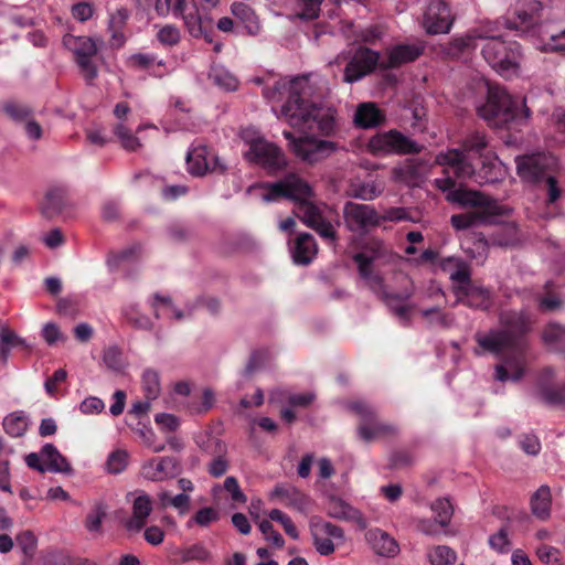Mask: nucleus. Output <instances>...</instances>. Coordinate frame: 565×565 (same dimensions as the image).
Instances as JSON below:
<instances>
[{
	"label": "nucleus",
	"mask_w": 565,
	"mask_h": 565,
	"mask_svg": "<svg viewBox=\"0 0 565 565\" xmlns=\"http://www.w3.org/2000/svg\"><path fill=\"white\" fill-rule=\"evenodd\" d=\"M435 162L444 167V177L437 178L434 184L443 192H447L446 199L460 206L478 207L477 211H489V213H502V207L495 200L479 191L456 188L457 181H463L472 177L480 184L492 183L499 180L502 171V163L495 156H483L482 167L475 173V168L458 150H447L436 156Z\"/></svg>",
	"instance_id": "f257e3e1"
},
{
	"label": "nucleus",
	"mask_w": 565,
	"mask_h": 565,
	"mask_svg": "<svg viewBox=\"0 0 565 565\" xmlns=\"http://www.w3.org/2000/svg\"><path fill=\"white\" fill-rule=\"evenodd\" d=\"M531 329L530 317L520 311H504L500 315V328L488 332H478L476 341L482 351L497 356L502 361L495 365V380L500 382H518L525 370L526 341L523 335Z\"/></svg>",
	"instance_id": "f03ea898"
},
{
	"label": "nucleus",
	"mask_w": 565,
	"mask_h": 565,
	"mask_svg": "<svg viewBox=\"0 0 565 565\" xmlns=\"http://www.w3.org/2000/svg\"><path fill=\"white\" fill-rule=\"evenodd\" d=\"M309 87L308 77H297L291 81L280 79L273 86H267L263 95L268 100H280L287 95V102L281 106L278 118L284 117L295 128L318 129L323 135L334 131V111L330 108L307 104L305 96Z\"/></svg>",
	"instance_id": "7ed1b4c3"
},
{
	"label": "nucleus",
	"mask_w": 565,
	"mask_h": 565,
	"mask_svg": "<svg viewBox=\"0 0 565 565\" xmlns=\"http://www.w3.org/2000/svg\"><path fill=\"white\" fill-rule=\"evenodd\" d=\"M390 255V249L380 238H370L365 242L363 250L353 255V260L358 266L359 275L366 286L384 301L388 310L403 326H409L413 311L416 305L411 301L415 288L412 279L407 275H402L405 287L401 292H390L384 282V278L374 269L373 264L383 257Z\"/></svg>",
	"instance_id": "20e7f679"
},
{
	"label": "nucleus",
	"mask_w": 565,
	"mask_h": 565,
	"mask_svg": "<svg viewBox=\"0 0 565 565\" xmlns=\"http://www.w3.org/2000/svg\"><path fill=\"white\" fill-rule=\"evenodd\" d=\"M249 190L259 191V196L264 202H273L281 198L296 201L295 214L297 217L321 237L335 239L337 232L329 221L331 209L326 204H315L308 201L311 196V188L298 175L289 174L278 182L262 183Z\"/></svg>",
	"instance_id": "39448f33"
},
{
	"label": "nucleus",
	"mask_w": 565,
	"mask_h": 565,
	"mask_svg": "<svg viewBox=\"0 0 565 565\" xmlns=\"http://www.w3.org/2000/svg\"><path fill=\"white\" fill-rule=\"evenodd\" d=\"M478 114L490 126L500 129H520L531 116L525 98L511 96L503 88L489 92L487 102L478 107Z\"/></svg>",
	"instance_id": "423d86ee"
},
{
	"label": "nucleus",
	"mask_w": 565,
	"mask_h": 565,
	"mask_svg": "<svg viewBox=\"0 0 565 565\" xmlns=\"http://www.w3.org/2000/svg\"><path fill=\"white\" fill-rule=\"evenodd\" d=\"M542 4L536 0H519L514 8V15L519 22L505 21V28L520 30L533 39L536 49L543 52H565V30L554 33L543 24H539Z\"/></svg>",
	"instance_id": "0eeeda50"
},
{
	"label": "nucleus",
	"mask_w": 565,
	"mask_h": 565,
	"mask_svg": "<svg viewBox=\"0 0 565 565\" xmlns=\"http://www.w3.org/2000/svg\"><path fill=\"white\" fill-rule=\"evenodd\" d=\"M500 24V21L486 24L487 36L482 39L484 43L481 53L494 71L505 78H511L519 74L523 54L518 42L505 41L498 35Z\"/></svg>",
	"instance_id": "6e6552de"
},
{
	"label": "nucleus",
	"mask_w": 565,
	"mask_h": 565,
	"mask_svg": "<svg viewBox=\"0 0 565 565\" xmlns=\"http://www.w3.org/2000/svg\"><path fill=\"white\" fill-rule=\"evenodd\" d=\"M242 139L248 145L245 158L264 168L268 173H276L287 166L282 150L275 143L267 141L254 129L242 131Z\"/></svg>",
	"instance_id": "1a4fd4ad"
},
{
	"label": "nucleus",
	"mask_w": 565,
	"mask_h": 565,
	"mask_svg": "<svg viewBox=\"0 0 565 565\" xmlns=\"http://www.w3.org/2000/svg\"><path fill=\"white\" fill-rule=\"evenodd\" d=\"M344 61H347V65L344 67L343 82L348 84L361 81L371 74L377 65L381 66L380 53L367 47H359L353 54L342 52L330 65H340Z\"/></svg>",
	"instance_id": "9d476101"
},
{
	"label": "nucleus",
	"mask_w": 565,
	"mask_h": 565,
	"mask_svg": "<svg viewBox=\"0 0 565 565\" xmlns=\"http://www.w3.org/2000/svg\"><path fill=\"white\" fill-rule=\"evenodd\" d=\"M423 146L398 130L377 132L367 142L369 151L379 157L390 154H414L423 150Z\"/></svg>",
	"instance_id": "9b49d317"
},
{
	"label": "nucleus",
	"mask_w": 565,
	"mask_h": 565,
	"mask_svg": "<svg viewBox=\"0 0 565 565\" xmlns=\"http://www.w3.org/2000/svg\"><path fill=\"white\" fill-rule=\"evenodd\" d=\"M64 47L70 51L81 73L90 82L97 77L98 71L95 57L98 52L96 40L89 36L65 34L62 39Z\"/></svg>",
	"instance_id": "f8f14e48"
},
{
	"label": "nucleus",
	"mask_w": 565,
	"mask_h": 565,
	"mask_svg": "<svg viewBox=\"0 0 565 565\" xmlns=\"http://www.w3.org/2000/svg\"><path fill=\"white\" fill-rule=\"evenodd\" d=\"M350 408L361 417L356 433L360 439L371 443L380 438L394 437L398 428L390 423L381 422L376 418L374 411L366 403L359 401L351 404Z\"/></svg>",
	"instance_id": "ddd939ff"
},
{
	"label": "nucleus",
	"mask_w": 565,
	"mask_h": 565,
	"mask_svg": "<svg viewBox=\"0 0 565 565\" xmlns=\"http://www.w3.org/2000/svg\"><path fill=\"white\" fill-rule=\"evenodd\" d=\"M282 135L289 141L291 151L309 164L320 162L338 150V145L330 140L315 137L295 138L290 131H284Z\"/></svg>",
	"instance_id": "4468645a"
},
{
	"label": "nucleus",
	"mask_w": 565,
	"mask_h": 565,
	"mask_svg": "<svg viewBox=\"0 0 565 565\" xmlns=\"http://www.w3.org/2000/svg\"><path fill=\"white\" fill-rule=\"evenodd\" d=\"M381 221V215L372 205L348 201L343 206L344 226L351 233L364 236L377 227Z\"/></svg>",
	"instance_id": "2eb2a0df"
},
{
	"label": "nucleus",
	"mask_w": 565,
	"mask_h": 565,
	"mask_svg": "<svg viewBox=\"0 0 565 565\" xmlns=\"http://www.w3.org/2000/svg\"><path fill=\"white\" fill-rule=\"evenodd\" d=\"M422 25L428 34H441L450 31L452 20L450 9L444 0H426Z\"/></svg>",
	"instance_id": "dca6fc26"
},
{
	"label": "nucleus",
	"mask_w": 565,
	"mask_h": 565,
	"mask_svg": "<svg viewBox=\"0 0 565 565\" xmlns=\"http://www.w3.org/2000/svg\"><path fill=\"white\" fill-rule=\"evenodd\" d=\"M188 170L193 175H204L207 172L223 173L226 166L206 146H196L186 154Z\"/></svg>",
	"instance_id": "f3484780"
},
{
	"label": "nucleus",
	"mask_w": 565,
	"mask_h": 565,
	"mask_svg": "<svg viewBox=\"0 0 565 565\" xmlns=\"http://www.w3.org/2000/svg\"><path fill=\"white\" fill-rule=\"evenodd\" d=\"M556 163L554 157L546 153L529 154L516 158L518 174L527 182H536Z\"/></svg>",
	"instance_id": "a211bd4d"
},
{
	"label": "nucleus",
	"mask_w": 565,
	"mask_h": 565,
	"mask_svg": "<svg viewBox=\"0 0 565 565\" xmlns=\"http://www.w3.org/2000/svg\"><path fill=\"white\" fill-rule=\"evenodd\" d=\"M310 529L315 546L321 555H329L334 552L332 539H343V531L341 527L321 519H312Z\"/></svg>",
	"instance_id": "6ab92c4d"
},
{
	"label": "nucleus",
	"mask_w": 565,
	"mask_h": 565,
	"mask_svg": "<svg viewBox=\"0 0 565 565\" xmlns=\"http://www.w3.org/2000/svg\"><path fill=\"white\" fill-rule=\"evenodd\" d=\"M175 18H181L185 28L193 38H203L207 42H212V19L209 15L201 14L194 2L188 3L182 12Z\"/></svg>",
	"instance_id": "aec40b11"
},
{
	"label": "nucleus",
	"mask_w": 565,
	"mask_h": 565,
	"mask_svg": "<svg viewBox=\"0 0 565 565\" xmlns=\"http://www.w3.org/2000/svg\"><path fill=\"white\" fill-rule=\"evenodd\" d=\"M425 51L423 41H414L411 43H399L387 49L386 60L381 61L383 68H396L404 64L412 63L417 60Z\"/></svg>",
	"instance_id": "412c9836"
},
{
	"label": "nucleus",
	"mask_w": 565,
	"mask_h": 565,
	"mask_svg": "<svg viewBox=\"0 0 565 565\" xmlns=\"http://www.w3.org/2000/svg\"><path fill=\"white\" fill-rule=\"evenodd\" d=\"M439 267L449 274L450 280L455 284L454 290L457 297H461V292L472 287L471 270L467 262L459 257H446L439 260Z\"/></svg>",
	"instance_id": "4be33fe9"
},
{
	"label": "nucleus",
	"mask_w": 565,
	"mask_h": 565,
	"mask_svg": "<svg viewBox=\"0 0 565 565\" xmlns=\"http://www.w3.org/2000/svg\"><path fill=\"white\" fill-rule=\"evenodd\" d=\"M269 498L299 512H306L310 504L309 497L289 483L277 484L271 490Z\"/></svg>",
	"instance_id": "5701e85b"
},
{
	"label": "nucleus",
	"mask_w": 565,
	"mask_h": 565,
	"mask_svg": "<svg viewBox=\"0 0 565 565\" xmlns=\"http://www.w3.org/2000/svg\"><path fill=\"white\" fill-rule=\"evenodd\" d=\"M177 472V460L172 457H158L145 461L141 475L150 481H163L173 478Z\"/></svg>",
	"instance_id": "b1692460"
},
{
	"label": "nucleus",
	"mask_w": 565,
	"mask_h": 565,
	"mask_svg": "<svg viewBox=\"0 0 565 565\" xmlns=\"http://www.w3.org/2000/svg\"><path fill=\"white\" fill-rule=\"evenodd\" d=\"M365 541L379 556L394 557L399 552L397 542L387 532L377 527L370 529L365 533Z\"/></svg>",
	"instance_id": "393cba45"
},
{
	"label": "nucleus",
	"mask_w": 565,
	"mask_h": 565,
	"mask_svg": "<svg viewBox=\"0 0 565 565\" xmlns=\"http://www.w3.org/2000/svg\"><path fill=\"white\" fill-rule=\"evenodd\" d=\"M327 512L331 518L355 522L361 529L366 527L362 513L338 497H331L327 503Z\"/></svg>",
	"instance_id": "a878e982"
},
{
	"label": "nucleus",
	"mask_w": 565,
	"mask_h": 565,
	"mask_svg": "<svg viewBox=\"0 0 565 565\" xmlns=\"http://www.w3.org/2000/svg\"><path fill=\"white\" fill-rule=\"evenodd\" d=\"M152 511L151 498L141 492L138 494L132 503V516L127 521V529L129 531H139L143 527L148 516Z\"/></svg>",
	"instance_id": "bb28decb"
},
{
	"label": "nucleus",
	"mask_w": 565,
	"mask_h": 565,
	"mask_svg": "<svg viewBox=\"0 0 565 565\" xmlns=\"http://www.w3.org/2000/svg\"><path fill=\"white\" fill-rule=\"evenodd\" d=\"M501 213H489V211H471L451 216V225L458 230H467L473 226L491 224L493 218Z\"/></svg>",
	"instance_id": "cd10ccee"
},
{
	"label": "nucleus",
	"mask_w": 565,
	"mask_h": 565,
	"mask_svg": "<svg viewBox=\"0 0 565 565\" xmlns=\"http://www.w3.org/2000/svg\"><path fill=\"white\" fill-rule=\"evenodd\" d=\"M317 254V244L312 235L308 233L300 234L291 247V256L296 264L308 265Z\"/></svg>",
	"instance_id": "c85d7f7f"
},
{
	"label": "nucleus",
	"mask_w": 565,
	"mask_h": 565,
	"mask_svg": "<svg viewBox=\"0 0 565 565\" xmlns=\"http://www.w3.org/2000/svg\"><path fill=\"white\" fill-rule=\"evenodd\" d=\"M42 459L46 467V471L65 475H71L73 472L68 460L53 444H45L42 447Z\"/></svg>",
	"instance_id": "c756f323"
},
{
	"label": "nucleus",
	"mask_w": 565,
	"mask_h": 565,
	"mask_svg": "<svg viewBox=\"0 0 565 565\" xmlns=\"http://www.w3.org/2000/svg\"><path fill=\"white\" fill-rule=\"evenodd\" d=\"M425 168L426 166L423 161L407 159L393 169V179L408 184L416 183L424 175Z\"/></svg>",
	"instance_id": "7c9ffc66"
},
{
	"label": "nucleus",
	"mask_w": 565,
	"mask_h": 565,
	"mask_svg": "<svg viewBox=\"0 0 565 565\" xmlns=\"http://www.w3.org/2000/svg\"><path fill=\"white\" fill-rule=\"evenodd\" d=\"M354 124L361 128H372L385 120L384 114L373 103L359 105L354 114Z\"/></svg>",
	"instance_id": "2f4dec72"
},
{
	"label": "nucleus",
	"mask_w": 565,
	"mask_h": 565,
	"mask_svg": "<svg viewBox=\"0 0 565 565\" xmlns=\"http://www.w3.org/2000/svg\"><path fill=\"white\" fill-rule=\"evenodd\" d=\"M384 188V183L377 180L370 182L352 181L348 189V195L363 201H372L383 193Z\"/></svg>",
	"instance_id": "473e14b6"
},
{
	"label": "nucleus",
	"mask_w": 565,
	"mask_h": 565,
	"mask_svg": "<svg viewBox=\"0 0 565 565\" xmlns=\"http://www.w3.org/2000/svg\"><path fill=\"white\" fill-rule=\"evenodd\" d=\"M231 12L244 24L248 34L256 35L260 32L259 19L248 4L244 2H233Z\"/></svg>",
	"instance_id": "72a5a7b5"
},
{
	"label": "nucleus",
	"mask_w": 565,
	"mask_h": 565,
	"mask_svg": "<svg viewBox=\"0 0 565 565\" xmlns=\"http://www.w3.org/2000/svg\"><path fill=\"white\" fill-rule=\"evenodd\" d=\"M150 306L153 309L156 318L167 317L170 319L182 320L186 317V313L178 309L168 296H161L159 294L153 295Z\"/></svg>",
	"instance_id": "f704fd0d"
},
{
	"label": "nucleus",
	"mask_w": 565,
	"mask_h": 565,
	"mask_svg": "<svg viewBox=\"0 0 565 565\" xmlns=\"http://www.w3.org/2000/svg\"><path fill=\"white\" fill-rule=\"evenodd\" d=\"M13 348L29 349L26 340L18 335L7 326L0 327V358L6 363L9 359L10 351Z\"/></svg>",
	"instance_id": "c9c22d12"
},
{
	"label": "nucleus",
	"mask_w": 565,
	"mask_h": 565,
	"mask_svg": "<svg viewBox=\"0 0 565 565\" xmlns=\"http://www.w3.org/2000/svg\"><path fill=\"white\" fill-rule=\"evenodd\" d=\"M552 495L547 486H541L531 498L532 513L540 520H546L551 514Z\"/></svg>",
	"instance_id": "e433bc0d"
},
{
	"label": "nucleus",
	"mask_w": 565,
	"mask_h": 565,
	"mask_svg": "<svg viewBox=\"0 0 565 565\" xmlns=\"http://www.w3.org/2000/svg\"><path fill=\"white\" fill-rule=\"evenodd\" d=\"M458 300L475 309L487 310L491 306L489 290L476 286H472L461 292V297H458Z\"/></svg>",
	"instance_id": "4c0bfd02"
},
{
	"label": "nucleus",
	"mask_w": 565,
	"mask_h": 565,
	"mask_svg": "<svg viewBox=\"0 0 565 565\" xmlns=\"http://www.w3.org/2000/svg\"><path fill=\"white\" fill-rule=\"evenodd\" d=\"M542 341L552 351L565 352V327L555 322L546 324Z\"/></svg>",
	"instance_id": "58836bf2"
},
{
	"label": "nucleus",
	"mask_w": 565,
	"mask_h": 565,
	"mask_svg": "<svg viewBox=\"0 0 565 565\" xmlns=\"http://www.w3.org/2000/svg\"><path fill=\"white\" fill-rule=\"evenodd\" d=\"M322 0H287L295 17L302 20H312L318 18Z\"/></svg>",
	"instance_id": "ea45409f"
},
{
	"label": "nucleus",
	"mask_w": 565,
	"mask_h": 565,
	"mask_svg": "<svg viewBox=\"0 0 565 565\" xmlns=\"http://www.w3.org/2000/svg\"><path fill=\"white\" fill-rule=\"evenodd\" d=\"M209 78L220 88L233 92L238 87L237 77L222 65H213L209 72Z\"/></svg>",
	"instance_id": "a19ab883"
},
{
	"label": "nucleus",
	"mask_w": 565,
	"mask_h": 565,
	"mask_svg": "<svg viewBox=\"0 0 565 565\" xmlns=\"http://www.w3.org/2000/svg\"><path fill=\"white\" fill-rule=\"evenodd\" d=\"M28 416L23 412H14L3 419V428L12 437H21L28 429Z\"/></svg>",
	"instance_id": "79ce46f5"
},
{
	"label": "nucleus",
	"mask_w": 565,
	"mask_h": 565,
	"mask_svg": "<svg viewBox=\"0 0 565 565\" xmlns=\"http://www.w3.org/2000/svg\"><path fill=\"white\" fill-rule=\"evenodd\" d=\"M102 359L106 367L115 373L124 372L128 365L122 351L116 345L106 348L103 351Z\"/></svg>",
	"instance_id": "37998d69"
},
{
	"label": "nucleus",
	"mask_w": 565,
	"mask_h": 565,
	"mask_svg": "<svg viewBox=\"0 0 565 565\" xmlns=\"http://www.w3.org/2000/svg\"><path fill=\"white\" fill-rule=\"evenodd\" d=\"M65 192L62 189L55 188L47 191L45 199L42 203V213L46 217H52L53 215L61 212L64 205Z\"/></svg>",
	"instance_id": "c03bdc74"
},
{
	"label": "nucleus",
	"mask_w": 565,
	"mask_h": 565,
	"mask_svg": "<svg viewBox=\"0 0 565 565\" xmlns=\"http://www.w3.org/2000/svg\"><path fill=\"white\" fill-rule=\"evenodd\" d=\"M484 30L486 25L476 28L466 35L454 39L451 42V50H455L456 52H466L475 49L477 46L476 41L482 40L487 36V32H484Z\"/></svg>",
	"instance_id": "a18cd8bd"
},
{
	"label": "nucleus",
	"mask_w": 565,
	"mask_h": 565,
	"mask_svg": "<svg viewBox=\"0 0 565 565\" xmlns=\"http://www.w3.org/2000/svg\"><path fill=\"white\" fill-rule=\"evenodd\" d=\"M536 396L539 399L544 403L556 405L563 404L565 405V385L563 386H553L542 384L537 387Z\"/></svg>",
	"instance_id": "49530a36"
},
{
	"label": "nucleus",
	"mask_w": 565,
	"mask_h": 565,
	"mask_svg": "<svg viewBox=\"0 0 565 565\" xmlns=\"http://www.w3.org/2000/svg\"><path fill=\"white\" fill-rule=\"evenodd\" d=\"M430 509L439 525L447 527L450 524L454 508L449 499L438 498L431 503Z\"/></svg>",
	"instance_id": "de8ad7c7"
},
{
	"label": "nucleus",
	"mask_w": 565,
	"mask_h": 565,
	"mask_svg": "<svg viewBox=\"0 0 565 565\" xmlns=\"http://www.w3.org/2000/svg\"><path fill=\"white\" fill-rule=\"evenodd\" d=\"M428 559L431 565H454L457 553L447 545H437L429 551Z\"/></svg>",
	"instance_id": "09e8293b"
},
{
	"label": "nucleus",
	"mask_w": 565,
	"mask_h": 565,
	"mask_svg": "<svg viewBox=\"0 0 565 565\" xmlns=\"http://www.w3.org/2000/svg\"><path fill=\"white\" fill-rule=\"evenodd\" d=\"M107 509L103 502H96L88 512L85 520V527L90 533H98L102 530L103 520L106 518Z\"/></svg>",
	"instance_id": "8fccbe9b"
},
{
	"label": "nucleus",
	"mask_w": 565,
	"mask_h": 565,
	"mask_svg": "<svg viewBox=\"0 0 565 565\" xmlns=\"http://www.w3.org/2000/svg\"><path fill=\"white\" fill-rule=\"evenodd\" d=\"M114 135L117 137L122 148H125L128 151H135L140 147L138 138L124 124V121H119L115 125Z\"/></svg>",
	"instance_id": "3c124183"
},
{
	"label": "nucleus",
	"mask_w": 565,
	"mask_h": 565,
	"mask_svg": "<svg viewBox=\"0 0 565 565\" xmlns=\"http://www.w3.org/2000/svg\"><path fill=\"white\" fill-rule=\"evenodd\" d=\"M420 315L431 326H439L441 328H449L454 323V317L451 315L443 312L438 307L420 310Z\"/></svg>",
	"instance_id": "603ef678"
},
{
	"label": "nucleus",
	"mask_w": 565,
	"mask_h": 565,
	"mask_svg": "<svg viewBox=\"0 0 565 565\" xmlns=\"http://www.w3.org/2000/svg\"><path fill=\"white\" fill-rule=\"evenodd\" d=\"M126 319L136 328L142 330H150L153 327L151 319L141 313L138 305H129L124 309Z\"/></svg>",
	"instance_id": "864d4df0"
},
{
	"label": "nucleus",
	"mask_w": 565,
	"mask_h": 565,
	"mask_svg": "<svg viewBox=\"0 0 565 565\" xmlns=\"http://www.w3.org/2000/svg\"><path fill=\"white\" fill-rule=\"evenodd\" d=\"M488 141L484 135L475 132L466 138V140L462 143V149H457L458 151L465 153V157L468 161V153L475 152L480 156L482 154V151L487 148Z\"/></svg>",
	"instance_id": "5fc2aeb1"
},
{
	"label": "nucleus",
	"mask_w": 565,
	"mask_h": 565,
	"mask_svg": "<svg viewBox=\"0 0 565 565\" xmlns=\"http://www.w3.org/2000/svg\"><path fill=\"white\" fill-rule=\"evenodd\" d=\"M130 64L139 70H149L154 76H162L161 72H157L154 67L163 66L162 61H156L154 56L148 54H134L129 58Z\"/></svg>",
	"instance_id": "6e6d98bb"
},
{
	"label": "nucleus",
	"mask_w": 565,
	"mask_h": 565,
	"mask_svg": "<svg viewBox=\"0 0 565 565\" xmlns=\"http://www.w3.org/2000/svg\"><path fill=\"white\" fill-rule=\"evenodd\" d=\"M490 547L499 554H505L511 551L512 543L507 526H502L498 532L489 537Z\"/></svg>",
	"instance_id": "4d7b16f0"
},
{
	"label": "nucleus",
	"mask_w": 565,
	"mask_h": 565,
	"mask_svg": "<svg viewBox=\"0 0 565 565\" xmlns=\"http://www.w3.org/2000/svg\"><path fill=\"white\" fill-rule=\"evenodd\" d=\"M128 452L124 449H116L110 452L106 461L107 471L113 475L122 472L128 465Z\"/></svg>",
	"instance_id": "13d9d810"
},
{
	"label": "nucleus",
	"mask_w": 565,
	"mask_h": 565,
	"mask_svg": "<svg viewBox=\"0 0 565 565\" xmlns=\"http://www.w3.org/2000/svg\"><path fill=\"white\" fill-rule=\"evenodd\" d=\"M180 557L183 562H205L211 557L210 551L202 544L195 543L180 551Z\"/></svg>",
	"instance_id": "bf43d9fd"
},
{
	"label": "nucleus",
	"mask_w": 565,
	"mask_h": 565,
	"mask_svg": "<svg viewBox=\"0 0 565 565\" xmlns=\"http://www.w3.org/2000/svg\"><path fill=\"white\" fill-rule=\"evenodd\" d=\"M142 388L147 399H154L160 393L159 375L153 370H146L142 374Z\"/></svg>",
	"instance_id": "052dcab7"
},
{
	"label": "nucleus",
	"mask_w": 565,
	"mask_h": 565,
	"mask_svg": "<svg viewBox=\"0 0 565 565\" xmlns=\"http://www.w3.org/2000/svg\"><path fill=\"white\" fill-rule=\"evenodd\" d=\"M188 4V0H157L154 3V10L160 17H167L172 13L174 17L182 12Z\"/></svg>",
	"instance_id": "680f3d73"
},
{
	"label": "nucleus",
	"mask_w": 565,
	"mask_h": 565,
	"mask_svg": "<svg viewBox=\"0 0 565 565\" xmlns=\"http://www.w3.org/2000/svg\"><path fill=\"white\" fill-rule=\"evenodd\" d=\"M539 559L546 565H562V555L558 548L542 544L536 548Z\"/></svg>",
	"instance_id": "e2e57ef3"
},
{
	"label": "nucleus",
	"mask_w": 565,
	"mask_h": 565,
	"mask_svg": "<svg viewBox=\"0 0 565 565\" xmlns=\"http://www.w3.org/2000/svg\"><path fill=\"white\" fill-rule=\"evenodd\" d=\"M18 547L25 556H32L38 544V539L31 531H23L15 537Z\"/></svg>",
	"instance_id": "0e129e2a"
},
{
	"label": "nucleus",
	"mask_w": 565,
	"mask_h": 565,
	"mask_svg": "<svg viewBox=\"0 0 565 565\" xmlns=\"http://www.w3.org/2000/svg\"><path fill=\"white\" fill-rule=\"evenodd\" d=\"M268 516L271 521L279 522L282 525L286 534L289 535L291 539L297 540L299 537L297 527L295 526L290 518L282 511L274 509L268 513Z\"/></svg>",
	"instance_id": "69168bd1"
},
{
	"label": "nucleus",
	"mask_w": 565,
	"mask_h": 565,
	"mask_svg": "<svg viewBox=\"0 0 565 565\" xmlns=\"http://www.w3.org/2000/svg\"><path fill=\"white\" fill-rule=\"evenodd\" d=\"M157 39L161 44L172 46L180 41V31L177 26L167 24L159 29Z\"/></svg>",
	"instance_id": "338daca9"
},
{
	"label": "nucleus",
	"mask_w": 565,
	"mask_h": 565,
	"mask_svg": "<svg viewBox=\"0 0 565 565\" xmlns=\"http://www.w3.org/2000/svg\"><path fill=\"white\" fill-rule=\"evenodd\" d=\"M78 408L85 415L99 414L105 409V403L99 397L89 396L81 402Z\"/></svg>",
	"instance_id": "774afa93"
}]
</instances>
